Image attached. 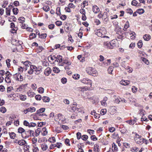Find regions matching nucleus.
Here are the masks:
<instances>
[{
    "label": "nucleus",
    "instance_id": "f257e3e1",
    "mask_svg": "<svg viewBox=\"0 0 152 152\" xmlns=\"http://www.w3.org/2000/svg\"><path fill=\"white\" fill-rule=\"evenodd\" d=\"M115 41L114 40H112L111 42H103V46L106 48L107 49H113L115 47V44L114 43Z\"/></svg>",
    "mask_w": 152,
    "mask_h": 152
},
{
    "label": "nucleus",
    "instance_id": "f03ea898",
    "mask_svg": "<svg viewBox=\"0 0 152 152\" xmlns=\"http://www.w3.org/2000/svg\"><path fill=\"white\" fill-rule=\"evenodd\" d=\"M34 137V132L32 130H25L24 133L22 134V137L23 139H27L31 137V136Z\"/></svg>",
    "mask_w": 152,
    "mask_h": 152
},
{
    "label": "nucleus",
    "instance_id": "7ed1b4c3",
    "mask_svg": "<svg viewBox=\"0 0 152 152\" xmlns=\"http://www.w3.org/2000/svg\"><path fill=\"white\" fill-rule=\"evenodd\" d=\"M87 72L89 74L92 75L93 76H95L98 75L97 71L94 68L89 67L87 69Z\"/></svg>",
    "mask_w": 152,
    "mask_h": 152
},
{
    "label": "nucleus",
    "instance_id": "20e7f679",
    "mask_svg": "<svg viewBox=\"0 0 152 152\" xmlns=\"http://www.w3.org/2000/svg\"><path fill=\"white\" fill-rule=\"evenodd\" d=\"M13 76L15 79L19 81H22L23 80V77L20 73H17L13 75Z\"/></svg>",
    "mask_w": 152,
    "mask_h": 152
},
{
    "label": "nucleus",
    "instance_id": "39448f33",
    "mask_svg": "<svg viewBox=\"0 0 152 152\" xmlns=\"http://www.w3.org/2000/svg\"><path fill=\"white\" fill-rule=\"evenodd\" d=\"M80 81L83 83L86 84L90 85L91 86V81L88 78H83Z\"/></svg>",
    "mask_w": 152,
    "mask_h": 152
},
{
    "label": "nucleus",
    "instance_id": "423d86ee",
    "mask_svg": "<svg viewBox=\"0 0 152 152\" xmlns=\"http://www.w3.org/2000/svg\"><path fill=\"white\" fill-rule=\"evenodd\" d=\"M72 109L74 112H81L82 111V109L80 108L78 105H76V106H73L72 107Z\"/></svg>",
    "mask_w": 152,
    "mask_h": 152
},
{
    "label": "nucleus",
    "instance_id": "0eeeda50",
    "mask_svg": "<svg viewBox=\"0 0 152 152\" xmlns=\"http://www.w3.org/2000/svg\"><path fill=\"white\" fill-rule=\"evenodd\" d=\"M130 81L129 80H122L120 81V83L123 85L126 86L129 85L130 83Z\"/></svg>",
    "mask_w": 152,
    "mask_h": 152
},
{
    "label": "nucleus",
    "instance_id": "6e6552de",
    "mask_svg": "<svg viewBox=\"0 0 152 152\" xmlns=\"http://www.w3.org/2000/svg\"><path fill=\"white\" fill-rule=\"evenodd\" d=\"M62 61L64 63L67 65H71V62L67 57L64 58H62Z\"/></svg>",
    "mask_w": 152,
    "mask_h": 152
},
{
    "label": "nucleus",
    "instance_id": "1a4fd4ad",
    "mask_svg": "<svg viewBox=\"0 0 152 152\" xmlns=\"http://www.w3.org/2000/svg\"><path fill=\"white\" fill-rule=\"evenodd\" d=\"M92 10L95 13H97L100 11L99 8L96 5L93 6L92 7Z\"/></svg>",
    "mask_w": 152,
    "mask_h": 152
},
{
    "label": "nucleus",
    "instance_id": "9d476101",
    "mask_svg": "<svg viewBox=\"0 0 152 152\" xmlns=\"http://www.w3.org/2000/svg\"><path fill=\"white\" fill-rule=\"evenodd\" d=\"M144 140V138H136L135 139V141L137 144H139L140 145H141L143 143V141Z\"/></svg>",
    "mask_w": 152,
    "mask_h": 152
},
{
    "label": "nucleus",
    "instance_id": "9b49d317",
    "mask_svg": "<svg viewBox=\"0 0 152 152\" xmlns=\"http://www.w3.org/2000/svg\"><path fill=\"white\" fill-rule=\"evenodd\" d=\"M51 69L50 67H48L44 71V74L46 76H48L51 73Z\"/></svg>",
    "mask_w": 152,
    "mask_h": 152
},
{
    "label": "nucleus",
    "instance_id": "f8f14e48",
    "mask_svg": "<svg viewBox=\"0 0 152 152\" xmlns=\"http://www.w3.org/2000/svg\"><path fill=\"white\" fill-rule=\"evenodd\" d=\"M27 94L28 97L32 98L34 96L35 94L32 90H29L27 92Z\"/></svg>",
    "mask_w": 152,
    "mask_h": 152
},
{
    "label": "nucleus",
    "instance_id": "ddd939ff",
    "mask_svg": "<svg viewBox=\"0 0 152 152\" xmlns=\"http://www.w3.org/2000/svg\"><path fill=\"white\" fill-rule=\"evenodd\" d=\"M107 15V13L106 12H104L102 16L103 19H104L106 22L108 20Z\"/></svg>",
    "mask_w": 152,
    "mask_h": 152
},
{
    "label": "nucleus",
    "instance_id": "4468645a",
    "mask_svg": "<svg viewBox=\"0 0 152 152\" xmlns=\"http://www.w3.org/2000/svg\"><path fill=\"white\" fill-rule=\"evenodd\" d=\"M34 67L35 66L34 65L31 66L30 70L28 71V74L30 75H31L33 73V72L34 71Z\"/></svg>",
    "mask_w": 152,
    "mask_h": 152
},
{
    "label": "nucleus",
    "instance_id": "2eb2a0df",
    "mask_svg": "<svg viewBox=\"0 0 152 152\" xmlns=\"http://www.w3.org/2000/svg\"><path fill=\"white\" fill-rule=\"evenodd\" d=\"M55 61H56L58 63H61L62 61V57L61 55L57 56L56 58Z\"/></svg>",
    "mask_w": 152,
    "mask_h": 152
},
{
    "label": "nucleus",
    "instance_id": "dca6fc26",
    "mask_svg": "<svg viewBox=\"0 0 152 152\" xmlns=\"http://www.w3.org/2000/svg\"><path fill=\"white\" fill-rule=\"evenodd\" d=\"M41 148L42 150L46 151L48 149V146L46 144L44 143L41 144Z\"/></svg>",
    "mask_w": 152,
    "mask_h": 152
},
{
    "label": "nucleus",
    "instance_id": "f3484780",
    "mask_svg": "<svg viewBox=\"0 0 152 152\" xmlns=\"http://www.w3.org/2000/svg\"><path fill=\"white\" fill-rule=\"evenodd\" d=\"M18 144L20 145H24L26 143V142L24 140H18Z\"/></svg>",
    "mask_w": 152,
    "mask_h": 152
},
{
    "label": "nucleus",
    "instance_id": "a211bd4d",
    "mask_svg": "<svg viewBox=\"0 0 152 152\" xmlns=\"http://www.w3.org/2000/svg\"><path fill=\"white\" fill-rule=\"evenodd\" d=\"M56 116L59 120L61 121H64V120L65 119L64 117V116L61 114L60 113L58 114Z\"/></svg>",
    "mask_w": 152,
    "mask_h": 152
},
{
    "label": "nucleus",
    "instance_id": "6ab92c4d",
    "mask_svg": "<svg viewBox=\"0 0 152 152\" xmlns=\"http://www.w3.org/2000/svg\"><path fill=\"white\" fill-rule=\"evenodd\" d=\"M41 132V129L39 128L37 129L35 131V134H34V136L37 137L38 136L40 132Z\"/></svg>",
    "mask_w": 152,
    "mask_h": 152
},
{
    "label": "nucleus",
    "instance_id": "aec40b11",
    "mask_svg": "<svg viewBox=\"0 0 152 152\" xmlns=\"http://www.w3.org/2000/svg\"><path fill=\"white\" fill-rule=\"evenodd\" d=\"M19 97L20 99L22 101H25L27 99V96L25 95L20 94L19 95Z\"/></svg>",
    "mask_w": 152,
    "mask_h": 152
},
{
    "label": "nucleus",
    "instance_id": "412c9836",
    "mask_svg": "<svg viewBox=\"0 0 152 152\" xmlns=\"http://www.w3.org/2000/svg\"><path fill=\"white\" fill-rule=\"evenodd\" d=\"M41 70V69L40 68H37L36 66H35L34 67V71L35 72V74H38L39 73Z\"/></svg>",
    "mask_w": 152,
    "mask_h": 152
},
{
    "label": "nucleus",
    "instance_id": "4be33fe9",
    "mask_svg": "<svg viewBox=\"0 0 152 152\" xmlns=\"http://www.w3.org/2000/svg\"><path fill=\"white\" fill-rule=\"evenodd\" d=\"M143 38L145 40L148 41L151 39V37L150 35L145 34L143 36Z\"/></svg>",
    "mask_w": 152,
    "mask_h": 152
},
{
    "label": "nucleus",
    "instance_id": "5701e85b",
    "mask_svg": "<svg viewBox=\"0 0 152 152\" xmlns=\"http://www.w3.org/2000/svg\"><path fill=\"white\" fill-rule=\"evenodd\" d=\"M96 34L99 37H102V36L104 34H103V33L100 31V30H97L96 32Z\"/></svg>",
    "mask_w": 152,
    "mask_h": 152
},
{
    "label": "nucleus",
    "instance_id": "b1692460",
    "mask_svg": "<svg viewBox=\"0 0 152 152\" xmlns=\"http://www.w3.org/2000/svg\"><path fill=\"white\" fill-rule=\"evenodd\" d=\"M42 134L43 136L46 135L48 133V131L45 127H43L42 129Z\"/></svg>",
    "mask_w": 152,
    "mask_h": 152
},
{
    "label": "nucleus",
    "instance_id": "393cba45",
    "mask_svg": "<svg viewBox=\"0 0 152 152\" xmlns=\"http://www.w3.org/2000/svg\"><path fill=\"white\" fill-rule=\"evenodd\" d=\"M141 60L144 62V63L147 65H148L149 64V62L148 60L144 57H141Z\"/></svg>",
    "mask_w": 152,
    "mask_h": 152
},
{
    "label": "nucleus",
    "instance_id": "a878e982",
    "mask_svg": "<svg viewBox=\"0 0 152 152\" xmlns=\"http://www.w3.org/2000/svg\"><path fill=\"white\" fill-rule=\"evenodd\" d=\"M43 101L45 102H49L50 101V99L49 97L46 96H44L42 97Z\"/></svg>",
    "mask_w": 152,
    "mask_h": 152
},
{
    "label": "nucleus",
    "instance_id": "bb28decb",
    "mask_svg": "<svg viewBox=\"0 0 152 152\" xmlns=\"http://www.w3.org/2000/svg\"><path fill=\"white\" fill-rule=\"evenodd\" d=\"M22 63H23V64L24 65L26 66H29L31 67V62H30L29 61H26L25 62L22 61Z\"/></svg>",
    "mask_w": 152,
    "mask_h": 152
},
{
    "label": "nucleus",
    "instance_id": "cd10ccee",
    "mask_svg": "<svg viewBox=\"0 0 152 152\" xmlns=\"http://www.w3.org/2000/svg\"><path fill=\"white\" fill-rule=\"evenodd\" d=\"M88 5V1H84L82 4V5L81 6V8H84L86 6H87Z\"/></svg>",
    "mask_w": 152,
    "mask_h": 152
},
{
    "label": "nucleus",
    "instance_id": "c85d7f7f",
    "mask_svg": "<svg viewBox=\"0 0 152 152\" xmlns=\"http://www.w3.org/2000/svg\"><path fill=\"white\" fill-rule=\"evenodd\" d=\"M129 26V25L128 21H126V23H125L124 26V27L123 29L124 31H126L127 28Z\"/></svg>",
    "mask_w": 152,
    "mask_h": 152
},
{
    "label": "nucleus",
    "instance_id": "c756f323",
    "mask_svg": "<svg viewBox=\"0 0 152 152\" xmlns=\"http://www.w3.org/2000/svg\"><path fill=\"white\" fill-rule=\"evenodd\" d=\"M45 108H41L37 111V113L38 114H39L40 113H42L45 111Z\"/></svg>",
    "mask_w": 152,
    "mask_h": 152
},
{
    "label": "nucleus",
    "instance_id": "7c9ffc66",
    "mask_svg": "<svg viewBox=\"0 0 152 152\" xmlns=\"http://www.w3.org/2000/svg\"><path fill=\"white\" fill-rule=\"evenodd\" d=\"M25 130L23 128L21 127H20L18 129V132L19 133L21 134L22 135V134L24 133Z\"/></svg>",
    "mask_w": 152,
    "mask_h": 152
},
{
    "label": "nucleus",
    "instance_id": "2f4dec72",
    "mask_svg": "<svg viewBox=\"0 0 152 152\" xmlns=\"http://www.w3.org/2000/svg\"><path fill=\"white\" fill-rule=\"evenodd\" d=\"M48 141L51 143H54L56 142V140L55 137H52L49 138L48 140Z\"/></svg>",
    "mask_w": 152,
    "mask_h": 152
},
{
    "label": "nucleus",
    "instance_id": "473e14b6",
    "mask_svg": "<svg viewBox=\"0 0 152 152\" xmlns=\"http://www.w3.org/2000/svg\"><path fill=\"white\" fill-rule=\"evenodd\" d=\"M55 147H57L58 148H60L62 146V144L60 142H57L56 144H55Z\"/></svg>",
    "mask_w": 152,
    "mask_h": 152
},
{
    "label": "nucleus",
    "instance_id": "72a5a7b5",
    "mask_svg": "<svg viewBox=\"0 0 152 152\" xmlns=\"http://www.w3.org/2000/svg\"><path fill=\"white\" fill-rule=\"evenodd\" d=\"M129 34L130 35H132L131 36V37H130V38H131V39H134L135 37V35H136L135 33L134 32L132 31L130 33H129Z\"/></svg>",
    "mask_w": 152,
    "mask_h": 152
},
{
    "label": "nucleus",
    "instance_id": "f704fd0d",
    "mask_svg": "<svg viewBox=\"0 0 152 152\" xmlns=\"http://www.w3.org/2000/svg\"><path fill=\"white\" fill-rule=\"evenodd\" d=\"M136 12L139 13V14H142L144 12V10L142 9H138L137 10Z\"/></svg>",
    "mask_w": 152,
    "mask_h": 152
},
{
    "label": "nucleus",
    "instance_id": "c9c22d12",
    "mask_svg": "<svg viewBox=\"0 0 152 152\" xmlns=\"http://www.w3.org/2000/svg\"><path fill=\"white\" fill-rule=\"evenodd\" d=\"M99 145L97 144H95L94 145V150L95 151L99 152Z\"/></svg>",
    "mask_w": 152,
    "mask_h": 152
},
{
    "label": "nucleus",
    "instance_id": "e433bc0d",
    "mask_svg": "<svg viewBox=\"0 0 152 152\" xmlns=\"http://www.w3.org/2000/svg\"><path fill=\"white\" fill-rule=\"evenodd\" d=\"M25 18L23 17H19L18 19V20L19 21V22L21 23V24L22 23H23L25 21Z\"/></svg>",
    "mask_w": 152,
    "mask_h": 152
},
{
    "label": "nucleus",
    "instance_id": "4c0bfd02",
    "mask_svg": "<svg viewBox=\"0 0 152 152\" xmlns=\"http://www.w3.org/2000/svg\"><path fill=\"white\" fill-rule=\"evenodd\" d=\"M9 135L10 138L12 139H14L16 136L15 133L13 132L9 133Z\"/></svg>",
    "mask_w": 152,
    "mask_h": 152
},
{
    "label": "nucleus",
    "instance_id": "58836bf2",
    "mask_svg": "<svg viewBox=\"0 0 152 152\" xmlns=\"http://www.w3.org/2000/svg\"><path fill=\"white\" fill-rule=\"evenodd\" d=\"M36 37V34L32 33L30 34V35L29 36V38L30 39H32Z\"/></svg>",
    "mask_w": 152,
    "mask_h": 152
},
{
    "label": "nucleus",
    "instance_id": "ea45409f",
    "mask_svg": "<svg viewBox=\"0 0 152 152\" xmlns=\"http://www.w3.org/2000/svg\"><path fill=\"white\" fill-rule=\"evenodd\" d=\"M53 71L55 73H58L59 72L60 70L58 68L54 67L53 68Z\"/></svg>",
    "mask_w": 152,
    "mask_h": 152
},
{
    "label": "nucleus",
    "instance_id": "a19ab883",
    "mask_svg": "<svg viewBox=\"0 0 152 152\" xmlns=\"http://www.w3.org/2000/svg\"><path fill=\"white\" fill-rule=\"evenodd\" d=\"M43 9L45 11L47 12L50 10V8L49 6H45L43 7Z\"/></svg>",
    "mask_w": 152,
    "mask_h": 152
},
{
    "label": "nucleus",
    "instance_id": "79ce46f5",
    "mask_svg": "<svg viewBox=\"0 0 152 152\" xmlns=\"http://www.w3.org/2000/svg\"><path fill=\"white\" fill-rule=\"evenodd\" d=\"M12 11L14 15H17L18 13V10L17 8H15L13 9Z\"/></svg>",
    "mask_w": 152,
    "mask_h": 152
},
{
    "label": "nucleus",
    "instance_id": "37998d69",
    "mask_svg": "<svg viewBox=\"0 0 152 152\" xmlns=\"http://www.w3.org/2000/svg\"><path fill=\"white\" fill-rule=\"evenodd\" d=\"M142 41L141 40H140L137 43L138 47L139 48H140L142 47Z\"/></svg>",
    "mask_w": 152,
    "mask_h": 152
},
{
    "label": "nucleus",
    "instance_id": "c03bdc74",
    "mask_svg": "<svg viewBox=\"0 0 152 152\" xmlns=\"http://www.w3.org/2000/svg\"><path fill=\"white\" fill-rule=\"evenodd\" d=\"M33 146V151L34 152H38L39 151L38 148L36 146V145H34Z\"/></svg>",
    "mask_w": 152,
    "mask_h": 152
},
{
    "label": "nucleus",
    "instance_id": "a18cd8bd",
    "mask_svg": "<svg viewBox=\"0 0 152 152\" xmlns=\"http://www.w3.org/2000/svg\"><path fill=\"white\" fill-rule=\"evenodd\" d=\"M28 127H34L37 125V124L35 123L31 122L29 123Z\"/></svg>",
    "mask_w": 152,
    "mask_h": 152
},
{
    "label": "nucleus",
    "instance_id": "49530a36",
    "mask_svg": "<svg viewBox=\"0 0 152 152\" xmlns=\"http://www.w3.org/2000/svg\"><path fill=\"white\" fill-rule=\"evenodd\" d=\"M80 75L78 74L74 75L73 76V77L75 79H78L80 78Z\"/></svg>",
    "mask_w": 152,
    "mask_h": 152
},
{
    "label": "nucleus",
    "instance_id": "de8ad7c7",
    "mask_svg": "<svg viewBox=\"0 0 152 152\" xmlns=\"http://www.w3.org/2000/svg\"><path fill=\"white\" fill-rule=\"evenodd\" d=\"M56 13L58 15H60L61 14L60 12V8L59 7H58L56 9Z\"/></svg>",
    "mask_w": 152,
    "mask_h": 152
},
{
    "label": "nucleus",
    "instance_id": "09e8293b",
    "mask_svg": "<svg viewBox=\"0 0 152 152\" xmlns=\"http://www.w3.org/2000/svg\"><path fill=\"white\" fill-rule=\"evenodd\" d=\"M0 111L3 113H5L6 111V109L4 107H1L0 109Z\"/></svg>",
    "mask_w": 152,
    "mask_h": 152
},
{
    "label": "nucleus",
    "instance_id": "8fccbe9b",
    "mask_svg": "<svg viewBox=\"0 0 152 152\" xmlns=\"http://www.w3.org/2000/svg\"><path fill=\"white\" fill-rule=\"evenodd\" d=\"M38 91L40 93H43L44 92V89L42 87H40L38 89Z\"/></svg>",
    "mask_w": 152,
    "mask_h": 152
},
{
    "label": "nucleus",
    "instance_id": "3c124183",
    "mask_svg": "<svg viewBox=\"0 0 152 152\" xmlns=\"http://www.w3.org/2000/svg\"><path fill=\"white\" fill-rule=\"evenodd\" d=\"M6 14L8 15H10V10L9 8H7L6 10Z\"/></svg>",
    "mask_w": 152,
    "mask_h": 152
},
{
    "label": "nucleus",
    "instance_id": "603ef678",
    "mask_svg": "<svg viewBox=\"0 0 152 152\" xmlns=\"http://www.w3.org/2000/svg\"><path fill=\"white\" fill-rule=\"evenodd\" d=\"M35 98L37 100H40L42 99V97L40 95H37L35 96Z\"/></svg>",
    "mask_w": 152,
    "mask_h": 152
},
{
    "label": "nucleus",
    "instance_id": "864d4df0",
    "mask_svg": "<svg viewBox=\"0 0 152 152\" xmlns=\"http://www.w3.org/2000/svg\"><path fill=\"white\" fill-rule=\"evenodd\" d=\"M139 150V148L136 147H133L131 150V151L137 152Z\"/></svg>",
    "mask_w": 152,
    "mask_h": 152
},
{
    "label": "nucleus",
    "instance_id": "5fc2aeb1",
    "mask_svg": "<svg viewBox=\"0 0 152 152\" xmlns=\"http://www.w3.org/2000/svg\"><path fill=\"white\" fill-rule=\"evenodd\" d=\"M65 142L66 145L68 146H70V145L69 143V139L67 138L65 139Z\"/></svg>",
    "mask_w": 152,
    "mask_h": 152
},
{
    "label": "nucleus",
    "instance_id": "6e6d98bb",
    "mask_svg": "<svg viewBox=\"0 0 152 152\" xmlns=\"http://www.w3.org/2000/svg\"><path fill=\"white\" fill-rule=\"evenodd\" d=\"M39 37L40 38L43 39L45 38L47 36V34H43L39 35Z\"/></svg>",
    "mask_w": 152,
    "mask_h": 152
},
{
    "label": "nucleus",
    "instance_id": "4d7b16f0",
    "mask_svg": "<svg viewBox=\"0 0 152 152\" xmlns=\"http://www.w3.org/2000/svg\"><path fill=\"white\" fill-rule=\"evenodd\" d=\"M99 30H100L103 33V34H105V32H106V29L104 27H101Z\"/></svg>",
    "mask_w": 152,
    "mask_h": 152
},
{
    "label": "nucleus",
    "instance_id": "13d9d810",
    "mask_svg": "<svg viewBox=\"0 0 152 152\" xmlns=\"http://www.w3.org/2000/svg\"><path fill=\"white\" fill-rule=\"evenodd\" d=\"M106 93L109 94H113L114 93V91L112 90H106Z\"/></svg>",
    "mask_w": 152,
    "mask_h": 152
},
{
    "label": "nucleus",
    "instance_id": "bf43d9fd",
    "mask_svg": "<svg viewBox=\"0 0 152 152\" xmlns=\"http://www.w3.org/2000/svg\"><path fill=\"white\" fill-rule=\"evenodd\" d=\"M127 123H129L130 125L133 124L135 123V120H130L126 121Z\"/></svg>",
    "mask_w": 152,
    "mask_h": 152
},
{
    "label": "nucleus",
    "instance_id": "052dcab7",
    "mask_svg": "<svg viewBox=\"0 0 152 152\" xmlns=\"http://www.w3.org/2000/svg\"><path fill=\"white\" fill-rule=\"evenodd\" d=\"M132 91L134 93H136L137 91V88L134 86H133L132 88Z\"/></svg>",
    "mask_w": 152,
    "mask_h": 152
},
{
    "label": "nucleus",
    "instance_id": "680f3d73",
    "mask_svg": "<svg viewBox=\"0 0 152 152\" xmlns=\"http://www.w3.org/2000/svg\"><path fill=\"white\" fill-rule=\"evenodd\" d=\"M107 112V110L106 109H102L100 111V113L102 115H104Z\"/></svg>",
    "mask_w": 152,
    "mask_h": 152
},
{
    "label": "nucleus",
    "instance_id": "e2e57ef3",
    "mask_svg": "<svg viewBox=\"0 0 152 152\" xmlns=\"http://www.w3.org/2000/svg\"><path fill=\"white\" fill-rule=\"evenodd\" d=\"M80 12L81 14L83 15L85 14L86 12L85 10L83 8L80 9Z\"/></svg>",
    "mask_w": 152,
    "mask_h": 152
},
{
    "label": "nucleus",
    "instance_id": "0e129e2a",
    "mask_svg": "<svg viewBox=\"0 0 152 152\" xmlns=\"http://www.w3.org/2000/svg\"><path fill=\"white\" fill-rule=\"evenodd\" d=\"M10 60L9 59H7L6 60V63L7 64V66L8 68L10 66Z\"/></svg>",
    "mask_w": 152,
    "mask_h": 152
},
{
    "label": "nucleus",
    "instance_id": "69168bd1",
    "mask_svg": "<svg viewBox=\"0 0 152 152\" xmlns=\"http://www.w3.org/2000/svg\"><path fill=\"white\" fill-rule=\"evenodd\" d=\"M68 6L69 7V8L73 9H74L75 7V6L74 5V4L72 3H70L68 5Z\"/></svg>",
    "mask_w": 152,
    "mask_h": 152
},
{
    "label": "nucleus",
    "instance_id": "338daca9",
    "mask_svg": "<svg viewBox=\"0 0 152 152\" xmlns=\"http://www.w3.org/2000/svg\"><path fill=\"white\" fill-rule=\"evenodd\" d=\"M77 138L78 140L80 139L81 137V135L80 133L78 132L76 134Z\"/></svg>",
    "mask_w": 152,
    "mask_h": 152
},
{
    "label": "nucleus",
    "instance_id": "774afa93",
    "mask_svg": "<svg viewBox=\"0 0 152 152\" xmlns=\"http://www.w3.org/2000/svg\"><path fill=\"white\" fill-rule=\"evenodd\" d=\"M88 136L86 135H83L82 136V139L84 140H86L88 138Z\"/></svg>",
    "mask_w": 152,
    "mask_h": 152
}]
</instances>
